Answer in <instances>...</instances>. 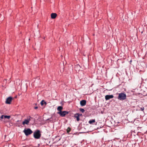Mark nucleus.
<instances>
[{
	"label": "nucleus",
	"mask_w": 147,
	"mask_h": 147,
	"mask_svg": "<svg viewBox=\"0 0 147 147\" xmlns=\"http://www.w3.org/2000/svg\"><path fill=\"white\" fill-rule=\"evenodd\" d=\"M126 98V96L125 94L121 93L119 94L118 99L120 100H123Z\"/></svg>",
	"instance_id": "1"
},
{
	"label": "nucleus",
	"mask_w": 147,
	"mask_h": 147,
	"mask_svg": "<svg viewBox=\"0 0 147 147\" xmlns=\"http://www.w3.org/2000/svg\"><path fill=\"white\" fill-rule=\"evenodd\" d=\"M41 135V134H40V131L39 130H37L34 133L33 136L35 139H39L40 138Z\"/></svg>",
	"instance_id": "2"
},
{
	"label": "nucleus",
	"mask_w": 147,
	"mask_h": 147,
	"mask_svg": "<svg viewBox=\"0 0 147 147\" xmlns=\"http://www.w3.org/2000/svg\"><path fill=\"white\" fill-rule=\"evenodd\" d=\"M23 131L26 136L32 134L33 132L32 130L29 128H28L27 129H25Z\"/></svg>",
	"instance_id": "3"
},
{
	"label": "nucleus",
	"mask_w": 147,
	"mask_h": 147,
	"mask_svg": "<svg viewBox=\"0 0 147 147\" xmlns=\"http://www.w3.org/2000/svg\"><path fill=\"white\" fill-rule=\"evenodd\" d=\"M57 113L61 117H65L66 115L67 114L69 113V112L68 111H62L61 112H58Z\"/></svg>",
	"instance_id": "4"
},
{
	"label": "nucleus",
	"mask_w": 147,
	"mask_h": 147,
	"mask_svg": "<svg viewBox=\"0 0 147 147\" xmlns=\"http://www.w3.org/2000/svg\"><path fill=\"white\" fill-rule=\"evenodd\" d=\"M13 98L11 97L8 98L5 101L6 103L7 104H10L11 103V102Z\"/></svg>",
	"instance_id": "5"
},
{
	"label": "nucleus",
	"mask_w": 147,
	"mask_h": 147,
	"mask_svg": "<svg viewBox=\"0 0 147 147\" xmlns=\"http://www.w3.org/2000/svg\"><path fill=\"white\" fill-rule=\"evenodd\" d=\"M30 121V118H29L27 119H25L22 122V124L23 125H24L25 124L28 125V124L29 121Z\"/></svg>",
	"instance_id": "6"
},
{
	"label": "nucleus",
	"mask_w": 147,
	"mask_h": 147,
	"mask_svg": "<svg viewBox=\"0 0 147 147\" xmlns=\"http://www.w3.org/2000/svg\"><path fill=\"white\" fill-rule=\"evenodd\" d=\"M114 97L113 95H107L105 96V99L106 100H109L111 98H112Z\"/></svg>",
	"instance_id": "7"
},
{
	"label": "nucleus",
	"mask_w": 147,
	"mask_h": 147,
	"mask_svg": "<svg viewBox=\"0 0 147 147\" xmlns=\"http://www.w3.org/2000/svg\"><path fill=\"white\" fill-rule=\"evenodd\" d=\"M86 101L85 100H82L80 101V104L82 106H84L86 105Z\"/></svg>",
	"instance_id": "8"
},
{
	"label": "nucleus",
	"mask_w": 147,
	"mask_h": 147,
	"mask_svg": "<svg viewBox=\"0 0 147 147\" xmlns=\"http://www.w3.org/2000/svg\"><path fill=\"white\" fill-rule=\"evenodd\" d=\"M57 16V14L55 13H52L51 14V17L52 19H55Z\"/></svg>",
	"instance_id": "9"
},
{
	"label": "nucleus",
	"mask_w": 147,
	"mask_h": 147,
	"mask_svg": "<svg viewBox=\"0 0 147 147\" xmlns=\"http://www.w3.org/2000/svg\"><path fill=\"white\" fill-rule=\"evenodd\" d=\"M79 114V113H76L74 115V117L75 118H76L77 120L78 121L80 120Z\"/></svg>",
	"instance_id": "10"
},
{
	"label": "nucleus",
	"mask_w": 147,
	"mask_h": 147,
	"mask_svg": "<svg viewBox=\"0 0 147 147\" xmlns=\"http://www.w3.org/2000/svg\"><path fill=\"white\" fill-rule=\"evenodd\" d=\"M40 104L42 106L43 105H44L46 106L47 104V103L44 100H42L40 102Z\"/></svg>",
	"instance_id": "11"
},
{
	"label": "nucleus",
	"mask_w": 147,
	"mask_h": 147,
	"mask_svg": "<svg viewBox=\"0 0 147 147\" xmlns=\"http://www.w3.org/2000/svg\"><path fill=\"white\" fill-rule=\"evenodd\" d=\"M63 108L61 106H59L57 108V110L59 111V112H61L63 109Z\"/></svg>",
	"instance_id": "12"
},
{
	"label": "nucleus",
	"mask_w": 147,
	"mask_h": 147,
	"mask_svg": "<svg viewBox=\"0 0 147 147\" xmlns=\"http://www.w3.org/2000/svg\"><path fill=\"white\" fill-rule=\"evenodd\" d=\"M95 122V119H92V120H90L88 121V123L89 124H92L93 123H94Z\"/></svg>",
	"instance_id": "13"
},
{
	"label": "nucleus",
	"mask_w": 147,
	"mask_h": 147,
	"mask_svg": "<svg viewBox=\"0 0 147 147\" xmlns=\"http://www.w3.org/2000/svg\"><path fill=\"white\" fill-rule=\"evenodd\" d=\"M4 118L9 119L10 118V116L4 115Z\"/></svg>",
	"instance_id": "14"
},
{
	"label": "nucleus",
	"mask_w": 147,
	"mask_h": 147,
	"mask_svg": "<svg viewBox=\"0 0 147 147\" xmlns=\"http://www.w3.org/2000/svg\"><path fill=\"white\" fill-rule=\"evenodd\" d=\"M71 128L69 127H68L67 129V132L68 133L71 131Z\"/></svg>",
	"instance_id": "15"
},
{
	"label": "nucleus",
	"mask_w": 147,
	"mask_h": 147,
	"mask_svg": "<svg viewBox=\"0 0 147 147\" xmlns=\"http://www.w3.org/2000/svg\"><path fill=\"white\" fill-rule=\"evenodd\" d=\"M80 111L82 113H84L85 111L82 108H80Z\"/></svg>",
	"instance_id": "16"
},
{
	"label": "nucleus",
	"mask_w": 147,
	"mask_h": 147,
	"mask_svg": "<svg viewBox=\"0 0 147 147\" xmlns=\"http://www.w3.org/2000/svg\"><path fill=\"white\" fill-rule=\"evenodd\" d=\"M144 107H142L140 108V110L141 111H144Z\"/></svg>",
	"instance_id": "17"
},
{
	"label": "nucleus",
	"mask_w": 147,
	"mask_h": 147,
	"mask_svg": "<svg viewBox=\"0 0 147 147\" xmlns=\"http://www.w3.org/2000/svg\"><path fill=\"white\" fill-rule=\"evenodd\" d=\"M80 67V66L79 65H77L75 67V68L76 69V68H79Z\"/></svg>",
	"instance_id": "18"
},
{
	"label": "nucleus",
	"mask_w": 147,
	"mask_h": 147,
	"mask_svg": "<svg viewBox=\"0 0 147 147\" xmlns=\"http://www.w3.org/2000/svg\"><path fill=\"white\" fill-rule=\"evenodd\" d=\"M4 115H2L0 117V118H1V119H3V117H4Z\"/></svg>",
	"instance_id": "19"
},
{
	"label": "nucleus",
	"mask_w": 147,
	"mask_h": 147,
	"mask_svg": "<svg viewBox=\"0 0 147 147\" xmlns=\"http://www.w3.org/2000/svg\"><path fill=\"white\" fill-rule=\"evenodd\" d=\"M34 109H36L38 108V107H36L34 108Z\"/></svg>",
	"instance_id": "20"
},
{
	"label": "nucleus",
	"mask_w": 147,
	"mask_h": 147,
	"mask_svg": "<svg viewBox=\"0 0 147 147\" xmlns=\"http://www.w3.org/2000/svg\"><path fill=\"white\" fill-rule=\"evenodd\" d=\"M79 116H81V115H82V114H79Z\"/></svg>",
	"instance_id": "21"
},
{
	"label": "nucleus",
	"mask_w": 147,
	"mask_h": 147,
	"mask_svg": "<svg viewBox=\"0 0 147 147\" xmlns=\"http://www.w3.org/2000/svg\"><path fill=\"white\" fill-rule=\"evenodd\" d=\"M20 121V120H18V121H17V122H19Z\"/></svg>",
	"instance_id": "22"
}]
</instances>
